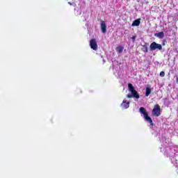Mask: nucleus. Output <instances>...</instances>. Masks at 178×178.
Segmentation results:
<instances>
[{
    "label": "nucleus",
    "instance_id": "f257e3e1",
    "mask_svg": "<svg viewBox=\"0 0 178 178\" xmlns=\"http://www.w3.org/2000/svg\"><path fill=\"white\" fill-rule=\"evenodd\" d=\"M175 151H176L175 147H161V152H163L164 155H169V156H170V158H171L172 163H173V165H175V166H176V168H178L177 159L175 158V156H176V155H177V154H176Z\"/></svg>",
    "mask_w": 178,
    "mask_h": 178
},
{
    "label": "nucleus",
    "instance_id": "f03ea898",
    "mask_svg": "<svg viewBox=\"0 0 178 178\" xmlns=\"http://www.w3.org/2000/svg\"><path fill=\"white\" fill-rule=\"evenodd\" d=\"M128 90L131 92V94H128L127 95L128 98H136V99H138V98H140V95H138V93H137V91L134 88V86H133V84H128Z\"/></svg>",
    "mask_w": 178,
    "mask_h": 178
},
{
    "label": "nucleus",
    "instance_id": "7ed1b4c3",
    "mask_svg": "<svg viewBox=\"0 0 178 178\" xmlns=\"http://www.w3.org/2000/svg\"><path fill=\"white\" fill-rule=\"evenodd\" d=\"M139 112L141 115H143L144 119L145 120H146V122H148V123H149L151 126H154L152 119L149 116H148V113H147L144 107H140L139 108Z\"/></svg>",
    "mask_w": 178,
    "mask_h": 178
},
{
    "label": "nucleus",
    "instance_id": "20e7f679",
    "mask_svg": "<svg viewBox=\"0 0 178 178\" xmlns=\"http://www.w3.org/2000/svg\"><path fill=\"white\" fill-rule=\"evenodd\" d=\"M152 115L153 116H161V106L159 105L156 104L152 111Z\"/></svg>",
    "mask_w": 178,
    "mask_h": 178
},
{
    "label": "nucleus",
    "instance_id": "39448f33",
    "mask_svg": "<svg viewBox=\"0 0 178 178\" xmlns=\"http://www.w3.org/2000/svg\"><path fill=\"white\" fill-rule=\"evenodd\" d=\"M156 49H159V51H162V44L153 42L150 44V51H155Z\"/></svg>",
    "mask_w": 178,
    "mask_h": 178
},
{
    "label": "nucleus",
    "instance_id": "423d86ee",
    "mask_svg": "<svg viewBox=\"0 0 178 178\" xmlns=\"http://www.w3.org/2000/svg\"><path fill=\"white\" fill-rule=\"evenodd\" d=\"M90 47L93 51H97V49H98V44H97V40L95 39L90 40Z\"/></svg>",
    "mask_w": 178,
    "mask_h": 178
},
{
    "label": "nucleus",
    "instance_id": "0eeeda50",
    "mask_svg": "<svg viewBox=\"0 0 178 178\" xmlns=\"http://www.w3.org/2000/svg\"><path fill=\"white\" fill-rule=\"evenodd\" d=\"M129 106H130V102H127V100L124 99L122 103L121 104V107L122 108V109H127V108H129Z\"/></svg>",
    "mask_w": 178,
    "mask_h": 178
},
{
    "label": "nucleus",
    "instance_id": "6e6552de",
    "mask_svg": "<svg viewBox=\"0 0 178 178\" xmlns=\"http://www.w3.org/2000/svg\"><path fill=\"white\" fill-rule=\"evenodd\" d=\"M101 30L103 34H105V33H106V24L104 21L101 22Z\"/></svg>",
    "mask_w": 178,
    "mask_h": 178
},
{
    "label": "nucleus",
    "instance_id": "1a4fd4ad",
    "mask_svg": "<svg viewBox=\"0 0 178 178\" xmlns=\"http://www.w3.org/2000/svg\"><path fill=\"white\" fill-rule=\"evenodd\" d=\"M145 97H149V94H151V91H152V88H151L150 85H147L145 88Z\"/></svg>",
    "mask_w": 178,
    "mask_h": 178
},
{
    "label": "nucleus",
    "instance_id": "9d476101",
    "mask_svg": "<svg viewBox=\"0 0 178 178\" xmlns=\"http://www.w3.org/2000/svg\"><path fill=\"white\" fill-rule=\"evenodd\" d=\"M140 20H141L140 19L134 20L131 24V26L132 27H136V26L138 27V26H140V23H141Z\"/></svg>",
    "mask_w": 178,
    "mask_h": 178
},
{
    "label": "nucleus",
    "instance_id": "9b49d317",
    "mask_svg": "<svg viewBox=\"0 0 178 178\" xmlns=\"http://www.w3.org/2000/svg\"><path fill=\"white\" fill-rule=\"evenodd\" d=\"M155 37H157V38H163L165 37V33L163 32H159L154 34Z\"/></svg>",
    "mask_w": 178,
    "mask_h": 178
},
{
    "label": "nucleus",
    "instance_id": "f8f14e48",
    "mask_svg": "<svg viewBox=\"0 0 178 178\" xmlns=\"http://www.w3.org/2000/svg\"><path fill=\"white\" fill-rule=\"evenodd\" d=\"M123 49H124V47L122 46H119L116 48V51L118 52L119 54H122V52H123Z\"/></svg>",
    "mask_w": 178,
    "mask_h": 178
},
{
    "label": "nucleus",
    "instance_id": "ddd939ff",
    "mask_svg": "<svg viewBox=\"0 0 178 178\" xmlns=\"http://www.w3.org/2000/svg\"><path fill=\"white\" fill-rule=\"evenodd\" d=\"M74 13L76 15V16H80V15H81V10L80 9H74Z\"/></svg>",
    "mask_w": 178,
    "mask_h": 178
},
{
    "label": "nucleus",
    "instance_id": "4468645a",
    "mask_svg": "<svg viewBox=\"0 0 178 178\" xmlns=\"http://www.w3.org/2000/svg\"><path fill=\"white\" fill-rule=\"evenodd\" d=\"M161 77H165V72L162 71L160 72Z\"/></svg>",
    "mask_w": 178,
    "mask_h": 178
},
{
    "label": "nucleus",
    "instance_id": "2eb2a0df",
    "mask_svg": "<svg viewBox=\"0 0 178 178\" xmlns=\"http://www.w3.org/2000/svg\"><path fill=\"white\" fill-rule=\"evenodd\" d=\"M144 49H143V51L144 52H148V48L147 47V46H144Z\"/></svg>",
    "mask_w": 178,
    "mask_h": 178
},
{
    "label": "nucleus",
    "instance_id": "dca6fc26",
    "mask_svg": "<svg viewBox=\"0 0 178 178\" xmlns=\"http://www.w3.org/2000/svg\"><path fill=\"white\" fill-rule=\"evenodd\" d=\"M136 38H137V37L136 35L132 36L131 40H132L133 42H134V41H136Z\"/></svg>",
    "mask_w": 178,
    "mask_h": 178
},
{
    "label": "nucleus",
    "instance_id": "f3484780",
    "mask_svg": "<svg viewBox=\"0 0 178 178\" xmlns=\"http://www.w3.org/2000/svg\"><path fill=\"white\" fill-rule=\"evenodd\" d=\"M69 5H72V2H68Z\"/></svg>",
    "mask_w": 178,
    "mask_h": 178
},
{
    "label": "nucleus",
    "instance_id": "a211bd4d",
    "mask_svg": "<svg viewBox=\"0 0 178 178\" xmlns=\"http://www.w3.org/2000/svg\"><path fill=\"white\" fill-rule=\"evenodd\" d=\"M72 1H76V0H72Z\"/></svg>",
    "mask_w": 178,
    "mask_h": 178
}]
</instances>
